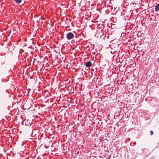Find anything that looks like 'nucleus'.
Here are the masks:
<instances>
[{"instance_id":"f03ea898","label":"nucleus","mask_w":159,"mask_h":159,"mask_svg":"<svg viewBox=\"0 0 159 159\" xmlns=\"http://www.w3.org/2000/svg\"><path fill=\"white\" fill-rule=\"evenodd\" d=\"M92 63L89 61L86 62L85 64V66L87 67H89L92 65Z\"/></svg>"},{"instance_id":"7ed1b4c3","label":"nucleus","mask_w":159,"mask_h":159,"mask_svg":"<svg viewBox=\"0 0 159 159\" xmlns=\"http://www.w3.org/2000/svg\"><path fill=\"white\" fill-rule=\"evenodd\" d=\"M155 9L156 11H157L159 10V4L156 6Z\"/></svg>"},{"instance_id":"20e7f679","label":"nucleus","mask_w":159,"mask_h":159,"mask_svg":"<svg viewBox=\"0 0 159 159\" xmlns=\"http://www.w3.org/2000/svg\"><path fill=\"white\" fill-rule=\"evenodd\" d=\"M15 2L17 3H19L21 2V0H14Z\"/></svg>"},{"instance_id":"423d86ee","label":"nucleus","mask_w":159,"mask_h":159,"mask_svg":"<svg viewBox=\"0 0 159 159\" xmlns=\"http://www.w3.org/2000/svg\"><path fill=\"white\" fill-rule=\"evenodd\" d=\"M110 156H109L108 158H107V159H110Z\"/></svg>"},{"instance_id":"0eeeda50","label":"nucleus","mask_w":159,"mask_h":159,"mask_svg":"<svg viewBox=\"0 0 159 159\" xmlns=\"http://www.w3.org/2000/svg\"><path fill=\"white\" fill-rule=\"evenodd\" d=\"M158 61L159 62V57L158 58Z\"/></svg>"},{"instance_id":"f257e3e1","label":"nucleus","mask_w":159,"mask_h":159,"mask_svg":"<svg viewBox=\"0 0 159 159\" xmlns=\"http://www.w3.org/2000/svg\"><path fill=\"white\" fill-rule=\"evenodd\" d=\"M74 35L71 32L68 33L66 35V37L68 39L70 40L73 38Z\"/></svg>"},{"instance_id":"39448f33","label":"nucleus","mask_w":159,"mask_h":159,"mask_svg":"<svg viewBox=\"0 0 159 159\" xmlns=\"http://www.w3.org/2000/svg\"><path fill=\"white\" fill-rule=\"evenodd\" d=\"M150 135H152L153 134V132L152 131H150Z\"/></svg>"}]
</instances>
